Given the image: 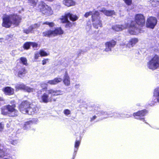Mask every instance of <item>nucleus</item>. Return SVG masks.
Returning <instances> with one entry per match:
<instances>
[{
    "mask_svg": "<svg viewBox=\"0 0 159 159\" xmlns=\"http://www.w3.org/2000/svg\"><path fill=\"white\" fill-rule=\"evenodd\" d=\"M41 86L43 88L42 89L38 90L37 93V97L39 99L41 98L42 102L47 103L49 102L56 101V98L52 99L53 96H58L63 94L62 91L60 90H55L50 89L47 90L48 93H42L43 90L47 89V84L46 83H43L41 84Z\"/></svg>",
    "mask_w": 159,
    "mask_h": 159,
    "instance_id": "1",
    "label": "nucleus"
},
{
    "mask_svg": "<svg viewBox=\"0 0 159 159\" xmlns=\"http://www.w3.org/2000/svg\"><path fill=\"white\" fill-rule=\"evenodd\" d=\"M2 27L10 28L12 25L15 26H18L21 22V17L17 14L7 15L4 14L2 17Z\"/></svg>",
    "mask_w": 159,
    "mask_h": 159,
    "instance_id": "2",
    "label": "nucleus"
},
{
    "mask_svg": "<svg viewBox=\"0 0 159 159\" xmlns=\"http://www.w3.org/2000/svg\"><path fill=\"white\" fill-rule=\"evenodd\" d=\"M18 108L21 113L29 115L34 114L39 111V108L37 105H34L27 100L22 101L19 105Z\"/></svg>",
    "mask_w": 159,
    "mask_h": 159,
    "instance_id": "3",
    "label": "nucleus"
},
{
    "mask_svg": "<svg viewBox=\"0 0 159 159\" xmlns=\"http://www.w3.org/2000/svg\"><path fill=\"white\" fill-rule=\"evenodd\" d=\"M91 16V20L93 22L92 25L95 29H98V26L102 27V21L100 17V13L98 11H95L93 12L90 11L86 12L84 15L85 18H88L89 16Z\"/></svg>",
    "mask_w": 159,
    "mask_h": 159,
    "instance_id": "4",
    "label": "nucleus"
},
{
    "mask_svg": "<svg viewBox=\"0 0 159 159\" xmlns=\"http://www.w3.org/2000/svg\"><path fill=\"white\" fill-rule=\"evenodd\" d=\"M74 22L77 20L79 19V17L76 14L74 15L70 12L65 13L64 15L62 16L60 19L62 23H66L65 27L66 28H70L75 23H72L69 20Z\"/></svg>",
    "mask_w": 159,
    "mask_h": 159,
    "instance_id": "5",
    "label": "nucleus"
},
{
    "mask_svg": "<svg viewBox=\"0 0 159 159\" xmlns=\"http://www.w3.org/2000/svg\"><path fill=\"white\" fill-rule=\"evenodd\" d=\"M16 107L15 104L4 106L1 108V114L4 116L8 115L11 117H16L18 115V111Z\"/></svg>",
    "mask_w": 159,
    "mask_h": 159,
    "instance_id": "6",
    "label": "nucleus"
},
{
    "mask_svg": "<svg viewBox=\"0 0 159 159\" xmlns=\"http://www.w3.org/2000/svg\"><path fill=\"white\" fill-rule=\"evenodd\" d=\"M146 20L144 16L141 14H137L134 16V21H131L130 26L134 28H136V24L140 28H143L145 25Z\"/></svg>",
    "mask_w": 159,
    "mask_h": 159,
    "instance_id": "7",
    "label": "nucleus"
},
{
    "mask_svg": "<svg viewBox=\"0 0 159 159\" xmlns=\"http://www.w3.org/2000/svg\"><path fill=\"white\" fill-rule=\"evenodd\" d=\"M64 31L61 27L55 28L54 30L48 29L42 32V35L44 37L50 38L61 35L64 34Z\"/></svg>",
    "mask_w": 159,
    "mask_h": 159,
    "instance_id": "8",
    "label": "nucleus"
},
{
    "mask_svg": "<svg viewBox=\"0 0 159 159\" xmlns=\"http://www.w3.org/2000/svg\"><path fill=\"white\" fill-rule=\"evenodd\" d=\"M148 68L154 70L159 67V56L155 54L147 63Z\"/></svg>",
    "mask_w": 159,
    "mask_h": 159,
    "instance_id": "9",
    "label": "nucleus"
},
{
    "mask_svg": "<svg viewBox=\"0 0 159 159\" xmlns=\"http://www.w3.org/2000/svg\"><path fill=\"white\" fill-rule=\"evenodd\" d=\"M40 11L44 15L47 16L52 15L53 13L51 7L48 6L43 2H41L39 5Z\"/></svg>",
    "mask_w": 159,
    "mask_h": 159,
    "instance_id": "10",
    "label": "nucleus"
},
{
    "mask_svg": "<svg viewBox=\"0 0 159 159\" xmlns=\"http://www.w3.org/2000/svg\"><path fill=\"white\" fill-rule=\"evenodd\" d=\"M157 23V20L156 17L150 16L147 18L145 26L148 28L153 29L156 25Z\"/></svg>",
    "mask_w": 159,
    "mask_h": 159,
    "instance_id": "11",
    "label": "nucleus"
},
{
    "mask_svg": "<svg viewBox=\"0 0 159 159\" xmlns=\"http://www.w3.org/2000/svg\"><path fill=\"white\" fill-rule=\"evenodd\" d=\"M15 88L16 91L22 90L28 93L33 92L34 91V89L27 86L23 83L17 84Z\"/></svg>",
    "mask_w": 159,
    "mask_h": 159,
    "instance_id": "12",
    "label": "nucleus"
},
{
    "mask_svg": "<svg viewBox=\"0 0 159 159\" xmlns=\"http://www.w3.org/2000/svg\"><path fill=\"white\" fill-rule=\"evenodd\" d=\"M148 112V111L147 110L143 109L134 113L133 116L136 119L139 120H144V118H143L142 117L145 116Z\"/></svg>",
    "mask_w": 159,
    "mask_h": 159,
    "instance_id": "13",
    "label": "nucleus"
},
{
    "mask_svg": "<svg viewBox=\"0 0 159 159\" xmlns=\"http://www.w3.org/2000/svg\"><path fill=\"white\" fill-rule=\"evenodd\" d=\"M116 43V42L114 39H112L110 41L107 42L105 44V48L104 49L106 52L111 51V48L114 47Z\"/></svg>",
    "mask_w": 159,
    "mask_h": 159,
    "instance_id": "14",
    "label": "nucleus"
},
{
    "mask_svg": "<svg viewBox=\"0 0 159 159\" xmlns=\"http://www.w3.org/2000/svg\"><path fill=\"white\" fill-rule=\"evenodd\" d=\"M2 90L6 95L10 96L14 93V89L10 86L6 87Z\"/></svg>",
    "mask_w": 159,
    "mask_h": 159,
    "instance_id": "15",
    "label": "nucleus"
},
{
    "mask_svg": "<svg viewBox=\"0 0 159 159\" xmlns=\"http://www.w3.org/2000/svg\"><path fill=\"white\" fill-rule=\"evenodd\" d=\"M16 72L18 77L22 78L25 76L27 71L25 67H21L17 70Z\"/></svg>",
    "mask_w": 159,
    "mask_h": 159,
    "instance_id": "16",
    "label": "nucleus"
},
{
    "mask_svg": "<svg viewBox=\"0 0 159 159\" xmlns=\"http://www.w3.org/2000/svg\"><path fill=\"white\" fill-rule=\"evenodd\" d=\"M100 11L104 13L106 16H108L115 15V14L114 10H107L104 8H103Z\"/></svg>",
    "mask_w": 159,
    "mask_h": 159,
    "instance_id": "17",
    "label": "nucleus"
},
{
    "mask_svg": "<svg viewBox=\"0 0 159 159\" xmlns=\"http://www.w3.org/2000/svg\"><path fill=\"white\" fill-rule=\"evenodd\" d=\"M64 84L66 86H69L70 84V79L67 72H66L63 80Z\"/></svg>",
    "mask_w": 159,
    "mask_h": 159,
    "instance_id": "18",
    "label": "nucleus"
},
{
    "mask_svg": "<svg viewBox=\"0 0 159 159\" xmlns=\"http://www.w3.org/2000/svg\"><path fill=\"white\" fill-rule=\"evenodd\" d=\"M138 42V39L137 38H132L129 41L126 46L129 48L133 47Z\"/></svg>",
    "mask_w": 159,
    "mask_h": 159,
    "instance_id": "19",
    "label": "nucleus"
},
{
    "mask_svg": "<svg viewBox=\"0 0 159 159\" xmlns=\"http://www.w3.org/2000/svg\"><path fill=\"white\" fill-rule=\"evenodd\" d=\"M62 79L61 78H55L52 80H48L47 83L50 85H54L61 82L62 81Z\"/></svg>",
    "mask_w": 159,
    "mask_h": 159,
    "instance_id": "20",
    "label": "nucleus"
},
{
    "mask_svg": "<svg viewBox=\"0 0 159 159\" xmlns=\"http://www.w3.org/2000/svg\"><path fill=\"white\" fill-rule=\"evenodd\" d=\"M112 29L116 31H120L125 29V27L123 25H113Z\"/></svg>",
    "mask_w": 159,
    "mask_h": 159,
    "instance_id": "21",
    "label": "nucleus"
},
{
    "mask_svg": "<svg viewBox=\"0 0 159 159\" xmlns=\"http://www.w3.org/2000/svg\"><path fill=\"white\" fill-rule=\"evenodd\" d=\"M62 2L63 4L68 7L74 6L75 4V2L73 0H63Z\"/></svg>",
    "mask_w": 159,
    "mask_h": 159,
    "instance_id": "22",
    "label": "nucleus"
},
{
    "mask_svg": "<svg viewBox=\"0 0 159 159\" xmlns=\"http://www.w3.org/2000/svg\"><path fill=\"white\" fill-rule=\"evenodd\" d=\"M153 96L157 99L158 102H159V88L155 89L153 92Z\"/></svg>",
    "mask_w": 159,
    "mask_h": 159,
    "instance_id": "23",
    "label": "nucleus"
},
{
    "mask_svg": "<svg viewBox=\"0 0 159 159\" xmlns=\"http://www.w3.org/2000/svg\"><path fill=\"white\" fill-rule=\"evenodd\" d=\"M31 46V42H26L24 43L23 46L24 49L28 50L30 49Z\"/></svg>",
    "mask_w": 159,
    "mask_h": 159,
    "instance_id": "24",
    "label": "nucleus"
},
{
    "mask_svg": "<svg viewBox=\"0 0 159 159\" xmlns=\"http://www.w3.org/2000/svg\"><path fill=\"white\" fill-rule=\"evenodd\" d=\"M20 61L21 63L23 65L26 66H27L28 64L27 63V60L25 57H20Z\"/></svg>",
    "mask_w": 159,
    "mask_h": 159,
    "instance_id": "25",
    "label": "nucleus"
},
{
    "mask_svg": "<svg viewBox=\"0 0 159 159\" xmlns=\"http://www.w3.org/2000/svg\"><path fill=\"white\" fill-rule=\"evenodd\" d=\"M28 3L31 6L34 7L36 6L38 0H28Z\"/></svg>",
    "mask_w": 159,
    "mask_h": 159,
    "instance_id": "26",
    "label": "nucleus"
},
{
    "mask_svg": "<svg viewBox=\"0 0 159 159\" xmlns=\"http://www.w3.org/2000/svg\"><path fill=\"white\" fill-rule=\"evenodd\" d=\"M43 25H48L49 27H52L54 26V23L53 22H49L48 21H45L43 23Z\"/></svg>",
    "mask_w": 159,
    "mask_h": 159,
    "instance_id": "27",
    "label": "nucleus"
},
{
    "mask_svg": "<svg viewBox=\"0 0 159 159\" xmlns=\"http://www.w3.org/2000/svg\"><path fill=\"white\" fill-rule=\"evenodd\" d=\"M81 140V139L80 138V139L79 140H76L75 141L74 145L75 148L77 149H78L80 144Z\"/></svg>",
    "mask_w": 159,
    "mask_h": 159,
    "instance_id": "28",
    "label": "nucleus"
},
{
    "mask_svg": "<svg viewBox=\"0 0 159 159\" xmlns=\"http://www.w3.org/2000/svg\"><path fill=\"white\" fill-rule=\"evenodd\" d=\"M123 1L128 6H131L133 3L132 0H123Z\"/></svg>",
    "mask_w": 159,
    "mask_h": 159,
    "instance_id": "29",
    "label": "nucleus"
},
{
    "mask_svg": "<svg viewBox=\"0 0 159 159\" xmlns=\"http://www.w3.org/2000/svg\"><path fill=\"white\" fill-rule=\"evenodd\" d=\"M34 27L32 26H30L29 28V30H25L24 31V33L26 34H29L30 32L33 30Z\"/></svg>",
    "mask_w": 159,
    "mask_h": 159,
    "instance_id": "30",
    "label": "nucleus"
},
{
    "mask_svg": "<svg viewBox=\"0 0 159 159\" xmlns=\"http://www.w3.org/2000/svg\"><path fill=\"white\" fill-rule=\"evenodd\" d=\"M39 53L41 57H45L48 55V54L46 53V52L43 50H40L39 51Z\"/></svg>",
    "mask_w": 159,
    "mask_h": 159,
    "instance_id": "31",
    "label": "nucleus"
},
{
    "mask_svg": "<svg viewBox=\"0 0 159 159\" xmlns=\"http://www.w3.org/2000/svg\"><path fill=\"white\" fill-rule=\"evenodd\" d=\"M33 123V121L32 120H30L26 121L25 122L24 124V126L25 127H27L28 126H30L31 124Z\"/></svg>",
    "mask_w": 159,
    "mask_h": 159,
    "instance_id": "32",
    "label": "nucleus"
},
{
    "mask_svg": "<svg viewBox=\"0 0 159 159\" xmlns=\"http://www.w3.org/2000/svg\"><path fill=\"white\" fill-rule=\"evenodd\" d=\"M31 46L33 48H37L39 46V45L37 43L31 42Z\"/></svg>",
    "mask_w": 159,
    "mask_h": 159,
    "instance_id": "33",
    "label": "nucleus"
},
{
    "mask_svg": "<svg viewBox=\"0 0 159 159\" xmlns=\"http://www.w3.org/2000/svg\"><path fill=\"white\" fill-rule=\"evenodd\" d=\"M64 113L65 115H68L70 114V110L66 109L64 110Z\"/></svg>",
    "mask_w": 159,
    "mask_h": 159,
    "instance_id": "34",
    "label": "nucleus"
},
{
    "mask_svg": "<svg viewBox=\"0 0 159 159\" xmlns=\"http://www.w3.org/2000/svg\"><path fill=\"white\" fill-rule=\"evenodd\" d=\"M4 156V152L2 149H0V157H2Z\"/></svg>",
    "mask_w": 159,
    "mask_h": 159,
    "instance_id": "35",
    "label": "nucleus"
},
{
    "mask_svg": "<svg viewBox=\"0 0 159 159\" xmlns=\"http://www.w3.org/2000/svg\"><path fill=\"white\" fill-rule=\"evenodd\" d=\"M48 58L46 59H44L42 61V64L43 65H44L46 64L47 61H48Z\"/></svg>",
    "mask_w": 159,
    "mask_h": 159,
    "instance_id": "36",
    "label": "nucleus"
},
{
    "mask_svg": "<svg viewBox=\"0 0 159 159\" xmlns=\"http://www.w3.org/2000/svg\"><path fill=\"white\" fill-rule=\"evenodd\" d=\"M4 128V125L1 122L0 123V131L2 130Z\"/></svg>",
    "mask_w": 159,
    "mask_h": 159,
    "instance_id": "37",
    "label": "nucleus"
},
{
    "mask_svg": "<svg viewBox=\"0 0 159 159\" xmlns=\"http://www.w3.org/2000/svg\"><path fill=\"white\" fill-rule=\"evenodd\" d=\"M39 57V54L38 53H36L34 55L35 59H38Z\"/></svg>",
    "mask_w": 159,
    "mask_h": 159,
    "instance_id": "38",
    "label": "nucleus"
},
{
    "mask_svg": "<svg viewBox=\"0 0 159 159\" xmlns=\"http://www.w3.org/2000/svg\"><path fill=\"white\" fill-rule=\"evenodd\" d=\"M17 142L16 140H13L11 141V143L14 145H15L17 144Z\"/></svg>",
    "mask_w": 159,
    "mask_h": 159,
    "instance_id": "39",
    "label": "nucleus"
},
{
    "mask_svg": "<svg viewBox=\"0 0 159 159\" xmlns=\"http://www.w3.org/2000/svg\"><path fill=\"white\" fill-rule=\"evenodd\" d=\"M96 116H93V117H92L91 118V120L90 121H92L93 120H95L96 118Z\"/></svg>",
    "mask_w": 159,
    "mask_h": 159,
    "instance_id": "40",
    "label": "nucleus"
},
{
    "mask_svg": "<svg viewBox=\"0 0 159 159\" xmlns=\"http://www.w3.org/2000/svg\"><path fill=\"white\" fill-rule=\"evenodd\" d=\"M101 114L103 115H107V113L105 112H101Z\"/></svg>",
    "mask_w": 159,
    "mask_h": 159,
    "instance_id": "41",
    "label": "nucleus"
},
{
    "mask_svg": "<svg viewBox=\"0 0 159 159\" xmlns=\"http://www.w3.org/2000/svg\"><path fill=\"white\" fill-rule=\"evenodd\" d=\"M4 100L1 97H0V102L3 101Z\"/></svg>",
    "mask_w": 159,
    "mask_h": 159,
    "instance_id": "42",
    "label": "nucleus"
},
{
    "mask_svg": "<svg viewBox=\"0 0 159 159\" xmlns=\"http://www.w3.org/2000/svg\"><path fill=\"white\" fill-rule=\"evenodd\" d=\"M54 0H47V1H48L50 2H52V1H53Z\"/></svg>",
    "mask_w": 159,
    "mask_h": 159,
    "instance_id": "43",
    "label": "nucleus"
},
{
    "mask_svg": "<svg viewBox=\"0 0 159 159\" xmlns=\"http://www.w3.org/2000/svg\"><path fill=\"white\" fill-rule=\"evenodd\" d=\"M117 113H116V112H115L114 113V115H117Z\"/></svg>",
    "mask_w": 159,
    "mask_h": 159,
    "instance_id": "44",
    "label": "nucleus"
}]
</instances>
